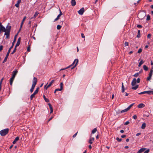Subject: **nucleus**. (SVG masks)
Wrapping results in <instances>:
<instances>
[{
    "label": "nucleus",
    "mask_w": 153,
    "mask_h": 153,
    "mask_svg": "<svg viewBox=\"0 0 153 153\" xmlns=\"http://www.w3.org/2000/svg\"><path fill=\"white\" fill-rule=\"evenodd\" d=\"M9 23L7 26V30L4 32V35L6 36V38L7 39L9 36L10 32L11 29V26H9Z\"/></svg>",
    "instance_id": "f257e3e1"
},
{
    "label": "nucleus",
    "mask_w": 153,
    "mask_h": 153,
    "mask_svg": "<svg viewBox=\"0 0 153 153\" xmlns=\"http://www.w3.org/2000/svg\"><path fill=\"white\" fill-rule=\"evenodd\" d=\"M14 45V44L12 43V45L9 48L8 51L6 54V55L4 59V60L3 62V63H4L5 62L7 61V59L8 57V56L9 55V53L10 52V51H11V49L13 48Z\"/></svg>",
    "instance_id": "f03ea898"
},
{
    "label": "nucleus",
    "mask_w": 153,
    "mask_h": 153,
    "mask_svg": "<svg viewBox=\"0 0 153 153\" xmlns=\"http://www.w3.org/2000/svg\"><path fill=\"white\" fill-rule=\"evenodd\" d=\"M9 130L8 128L2 130L0 131V134L2 136H4L8 133Z\"/></svg>",
    "instance_id": "7ed1b4c3"
},
{
    "label": "nucleus",
    "mask_w": 153,
    "mask_h": 153,
    "mask_svg": "<svg viewBox=\"0 0 153 153\" xmlns=\"http://www.w3.org/2000/svg\"><path fill=\"white\" fill-rule=\"evenodd\" d=\"M76 62V63L75 65L74 66H73L71 68V69L72 70V69H73V68H74L76 66L77 64H78V59H75L74 60V61L72 63V64L71 65H70L68 66L67 67V68H70L72 66H73L74 64V63H75Z\"/></svg>",
    "instance_id": "20e7f679"
},
{
    "label": "nucleus",
    "mask_w": 153,
    "mask_h": 153,
    "mask_svg": "<svg viewBox=\"0 0 153 153\" xmlns=\"http://www.w3.org/2000/svg\"><path fill=\"white\" fill-rule=\"evenodd\" d=\"M7 30V26L5 28L4 26H3L1 22H0V33L4 32Z\"/></svg>",
    "instance_id": "39448f33"
},
{
    "label": "nucleus",
    "mask_w": 153,
    "mask_h": 153,
    "mask_svg": "<svg viewBox=\"0 0 153 153\" xmlns=\"http://www.w3.org/2000/svg\"><path fill=\"white\" fill-rule=\"evenodd\" d=\"M37 82V79L36 78L34 77L33 80V84L31 87L32 88H34L36 85V84Z\"/></svg>",
    "instance_id": "423d86ee"
},
{
    "label": "nucleus",
    "mask_w": 153,
    "mask_h": 153,
    "mask_svg": "<svg viewBox=\"0 0 153 153\" xmlns=\"http://www.w3.org/2000/svg\"><path fill=\"white\" fill-rule=\"evenodd\" d=\"M146 14L145 13L142 12H140L138 14V16L139 18L141 20L143 19L146 16Z\"/></svg>",
    "instance_id": "0eeeda50"
},
{
    "label": "nucleus",
    "mask_w": 153,
    "mask_h": 153,
    "mask_svg": "<svg viewBox=\"0 0 153 153\" xmlns=\"http://www.w3.org/2000/svg\"><path fill=\"white\" fill-rule=\"evenodd\" d=\"M60 88H57L55 90L54 93H55L56 92V91H62L63 89V82H61L60 84Z\"/></svg>",
    "instance_id": "6e6552de"
},
{
    "label": "nucleus",
    "mask_w": 153,
    "mask_h": 153,
    "mask_svg": "<svg viewBox=\"0 0 153 153\" xmlns=\"http://www.w3.org/2000/svg\"><path fill=\"white\" fill-rule=\"evenodd\" d=\"M84 7H82L78 11V13L80 15H82L84 12Z\"/></svg>",
    "instance_id": "1a4fd4ad"
},
{
    "label": "nucleus",
    "mask_w": 153,
    "mask_h": 153,
    "mask_svg": "<svg viewBox=\"0 0 153 153\" xmlns=\"http://www.w3.org/2000/svg\"><path fill=\"white\" fill-rule=\"evenodd\" d=\"M18 73V71L16 70H14L12 72V77H14V78H15V76Z\"/></svg>",
    "instance_id": "9d476101"
},
{
    "label": "nucleus",
    "mask_w": 153,
    "mask_h": 153,
    "mask_svg": "<svg viewBox=\"0 0 153 153\" xmlns=\"http://www.w3.org/2000/svg\"><path fill=\"white\" fill-rule=\"evenodd\" d=\"M146 148H142L140 149L137 152V153H142L146 149Z\"/></svg>",
    "instance_id": "9b49d317"
},
{
    "label": "nucleus",
    "mask_w": 153,
    "mask_h": 153,
    "mask_svg": "<svg viewBox=\"0 0 153 153\" xmlns=\"http://www.w3.org/2000/svg\"><path fill=\"white\" fill-rule=\"evenodd\" d=\"M20 42H21V38L19 37L18 39L17 43L16 44V45L15 47H17L19 46L20 43Z\"/></svg>",
    "instance_id": "f8f14e48"
},
{
    "label": "nucleus",
    "mask_w": 153,
    "mask_h": 153,
    "mask_svg": "<svg viewBox=\"0 0 153 153\" xmlns=\"http://www.w3.org/2000/svg\"><path fill=\"white\" fill-rule=\"evenodd\" d=\"M150 91H144L142 92H141L139 93L138 94H144L147 93L148 94H150Z\"/></svg>",
    "instance_id": "ddd939ff"
},
{
    "label": "nucleus",
    "mask_w": 153,
    "mask_h": 153,
    "mask_svg": "<svg viewBox=\"0 0 153 153\" xmlns=\"http://www.w3.org/2000/svg\"><path fill=\"white\" fill-rule=\"evenodd\" d=\"M136 80L135 78H134L131 83V85L132 86H134L136 84Z\"/></svg>",
    "instance_id": "4468645a"
},
{
    "label": "nucleus",
    "mask_w": 153,
    "mask_h": 153,
    "mask_svg": "<svg viewBox=\"0 0 153 153\" xmlns=\"http://www.w3.org/2000/svg\"><path fill=\"white\" fill-rule=\"evenodd\" d=\"M94 137H91L90 138L88 141L89 143H90V144H92L93 143V141H94Z\"/></svg>",
    "instance_id": "2eb2a0df"
},
{
    "label": "nucleus",
    "mask_w": 153,
    "mask_h": 153,
    "mask_svg": "<svg viewBox=\"0 0 153 153\" xmlns=\"http://www.w3.org/2000/svg\"><path fill=\"white\" fill-rule=\"evenodd\" d=\"M145 106V105L144 104L141 103L139 104L137 107L138 108H142Z\"/></svg>",
    "instance_id": "dca6fc26"
},
{
    "label": "nucleus",
    "mask_w": 153,
    "mask_h": 153,
    "mask_svg": "<svg viewBox=\"0 0 153 153\" xmlns=\"http://www.w3.org/2000/svg\"><path fill=\"white\" fill-rule=\"evenodd\" d=\"M48 105L49 106V107L50 108V111H51L50 113L51 114L53 112V108H52V106H51V104L49 103L48 104Z\"/></svg>",
    "instance_id": "f3484780"
},
{
    "label": "nucleus",
    "mask_w": 153,
    "mask_h": 153,
    "mask_svg": "<svg viewBox=\"0 0 153 153\" xmlns=\"http://www.w3.org/2000/svg\"><path fill=\"white\" fill-rule=\"evenodd\" d=\"M48 105L49 106V107L50 108V111H51L50 113L51 114L53 112V108H52V106H51V104L49 103L48 104Z\"/></svg>",
    "instance_id": "a211bd4d"
},
{
    "label": "nucleus",
    "mask_w": 153,
    "mask_h": 153,
    "mask_svg": "<svg viewBox=\"0 0 153 153\" xmlns=\"http://www.w3.org/2000/svg\"><path fill=\"white\" fill-rule=\"evenodd\" d=\"M15 78L12 77L10 79V85H12L13 84V82L14 79Z\"/></svg>",
    "instance_id": "6ab92c4d"
},
{
    "label": "nucleus",
    "mask_w": 153,
    "mask_h": 153,
    "mask_svg": "<svg viewBox=\"0 0 153 153\" xmlns=\"http://www.w3.org/2000/svg\"><path fill=\"white\" fill-rule=\"evenodd\" d=\"M71 4L72 6H75L76 4V1L75 0H71Z\"/></svg>",
    "instance_id": "aec40b11"
},
{
    "label": "nucleus",
    "mask_w": 153,
    "mask_h": 153,
    "mask_svg": "<svg viewBox=\"0 0 153 153\" xmlns=\"http://www.w3.org/2000/svg\"><path fill=\"white\" fill-rule=\"evenodd\" d=\"M19 139V137H16L14 140L13 141V143L14 144L16 143V142L18 141Z\"/></svg>",
    "instance_id": "412c9836"
},
{
    "label": "nucleus",
    "mask_w": 153,
    "mask_h": 153,
    "mask_svg": "<svg viewBox=\"0 0 153 153\" xmlns=\"http://www.w3.org/2000/svg\"><path fill=\"white\" fill-rule=\"evenodd\" d=\"M21 2V0H18L17 1V3L15 4V6L17 7H19V4Z\"/></svg>",
    "instance_id": "4be33fe9"
},
{
    "label": "nucleus",
    "mask_w": 153,
    "mask_h": 153,
    "mask_svg": "<svg viewBox=\"0 0 153 153\" xmlns=\"http://www.w3.org/2000/svg\"><path fill=\"white\" fill-rule=\"evenodd\" d=\"M149 113L147 112H145V114H144L143 116L144 117H148L149 115Z\"/></svg>",
    "instance_id": "5701e85b"
},
{
    "label": "nucleus",
    "mask_w": 153,
    "mask_h": 153,
    "mask_svg": "<svg viewBox=\"0 0 153 153\" xmlns=\"http://www.w3.org/2000/svg\"><path fill=\"white\" fill-rule=\"evenodd\" d=\"M43 97V98H44L45 100V101L46 102H49V100L48 99L46 98L45 95H44Z\"/></svg>",
    "instance_id": "b1692460"
},
{
    "label": "nucleus",
    "mask_w": 153,
    "mask_h": 153,
    "mask_svg": "<svg viewBox=\"0 0 153 153\" xmlns=\"http://www.w3.org/2000/svg\"><path fill=\"white\" fill-rule=\"evenodd\" d=\"M146 123H143V124L142 125L141 128L142 129H144L146 128Z\"/></svg>",
    "instance_id": "393cba45"
},
{
    "label": "nucleus",
    "mask_w": 153,
    "mask_h": 153,
    "mask_svg": "<svg viewBox=\"0 0 153 153\" xmlns=\"http://www.w3.org/2000/svg\"><path fill=\"white\" fill-rule=\"evenodd\" d=\"M39 88L38 87L36 88V89L35 90L33 94H34L36 95V94L39 91Z\"/></svg>",
    "instance_id": "a878e982"
},
{
    "label": "nucleus",
    "mask_w": 153,
    "mask_h": 153,
    "mask_svg": "<svg viewBox=\"0 0 153 153\" xmlns=\"http://www.w3.org/2000/svg\"><path fill=\"white\" fill-rule=\"evenodd\" d=\"M140 36V30H138L137 32V37L139 38Z\"/></svg>",
    "instance_id": "bb28decb"
},
{
    "label": "nucleus",
    "mask_w": 153,
    "mask_h": 153,
    "mask_svg": "<svg viewBox=\"0 0 153 153\" xmlns=\"http://www.w3.org/2000/svg\"><path fill=\"white\" fill-rule=\"evenodd\" d=\"M54 81V80H51L50 83L48 85V87H50L51 86V85L52 83H53Z\"/></svg>",
    "instance_id": "cd10ccee"
},
{
    "label": "nucleus",
    "mask_w": 153,
    "mask_h": 153,
    "mask_svg": "<svg viewBox=\"0 0 153 153\" xmlns=\"http://www.w3.org/2000/svg\"><path fill=\"white\" fill-rule=\"evenodd\" d=\"M144 63V62L143 61V60H141L140 61V62L139 63V64L138 65V66L139 67H140L141 65Z\"/></svg>",
    "instance_id": "c85d7f7f"
},
{
    "label": "nucleus",
    "mask_w": 153,
    "mask_h": 153,
    "mask_svg": "<svg viewBox=\"0 0 153 153\" xmlns=\"http://www.w3.org/2000/svg\"><path fill=\"white\" fill-rule=\"evenodd\" d=\"M138 87V85H137L134 87H132L131 89L133 90H136Z\"/></svg>",
    "instance_id": "c756f323"
},
{
    "label": "nucleus",
    "mask_w": 153,
    "mask_h": 153,
    "mask_svg": "<svg viewBox=\"0 0 153 153\" xmlns=\"http://www.w3.org/2000/svg\"><path fill=\"white\" fill-rule=\"evenodd\" d=\"M125 91V90L124 88V87L123 85V83H122V92L123 93Z\"/></svg>",
    "instance_id": "7c9ffc66"
},
{
    "label": "nucleus",
    "mask_w": 153,
    "mask_h": 153,
    "mask_svg": "<svg viewBox=\"0 0 153 153\" xmlns=\"http://www.w3.org/2000/svg\"><path fill=\"white\" fill-rule=\"evenodd\" d=\"M143 68L146 71H147L148 69V67L146 65H143Z\"/></svg>",
    "instance_id": "2f4dec72"
},
{
    "label": "nucleus",
    "mask_w": 153,
    "mask_h": 153,
    "mask_svg": "<svg viewBox=\"0 0 153 153\" xmlns=\"http://www.w3.org/2000/svg\"><path fill=\"white\" fill-rule=\"evenodd\" d=\"M39 14V13L37 11L35 13L34 15L33 18H35Z\"/></svg>",
    "instance_id": "473e14b6"
},
{
    "label": "nucleus",
    "mask_w": 153,
    "mask_h": 153,
    "mask_svg": "<svg viewBox=\"0 0 153 153\" xmlns=\"http://www.w3.org/2000/svg\"><path fill=\"white\" fill-rule=\"evenodd\" d=\"M97 131V129L96 128H94L92 131V133L93 134H94Z\"/></svg>",
    "instance_id": "72a5a7b5"
},
{
    "label": "nucleus",
    "mask_w": 153,
    "mask_h": 153,
    "mask_svg": "<svg viewBox=\"0 0 153 153\" xmlns=\"http://www.w3.org/2000/svg\"><path fill=\"white\" fill-rule=\"evenodd\" d=\"M128 110L127 108H126L124 110H122L121 111V113H124L125 112H127V111H128Z\"/></svg>",
    "instance_id": "f704fd0d"
},
{
    "label": "nucleus",
    "mask_w": 153,
    "mask_h": 153,
    "mask_svg": "<svg viewBox=\"0 0 153 153\" xmlns=\"http://www.w3.org/2000/svg\"><path fill=\"white\" fill-rule=\"evenodd\" d=\"M16 47H15L14 48L13 51L11 53L12 54H13L16 51Z\"/></svg>",
    "instance_id": "c9c22d12"
},
{
    "label": "nucleus",
    "mask_w": 153,
    "mask_h": 153,
    "mask_svg": "<svg viewBox=\"0 0 153 153\" xmlns=\"http://www.w3.org/2000/svg\"><path fill=\"white\" fill-rule=\"evenodd\" d=\"M35 94L33 93L30 96V99L31 100H32L33 98L35 97Z\"/></svg>",
    "instance_id": "e433bc0d"
},
{
    "label": "nucleus",
    "mask_w": 153,
    "mask_h": 153,
    "mask_svg": "<svg viewBox=\"0 0 153 153\" xmlns=\"http://www.w3.org/2000/svg\"><path fill=\"white\" fill-rule=\"evenodd\" d=\"M134 103H133L131 104L127 108L128 109V110H129L130 108H131V107L134 105Z\"/></svg>",
    "instance_id": "4c0bfd02"
},
{
    "label": "nucleus",
    "mask_w": 153,
    "mask_h": 153,
    "mask_svg": "<svg viewBox=\"0 0 153 153\" xmlns=\"http://www.w3.org/2000/svg\"><path fill=\"white\" fill-rule=\"evenodd\" d=\"M17 35L15 36L14 37V40H13V42H12L13 44H14V43L16 41V36Z\"/></svg>",
    "instance_id": "58836bf2"
},
{
    "label": "nucleus",
    "mask_w": 153,
    "mask_h": 153,
    "mask_svg": "<svg viewBox=\"0 0 153 153\" xmlns=\"http://www.w3.org/2000/svg\"><path fill=\"white\" fill-rule=\"evenodd\" d=\"M62 27V26L60 25H58L57 26V29L58 30H60Z\"/></svg>",
    "instance_id": "ea45409f"
},
{
    "label": "nucleus",
    "mask_w": 153,
    "mask_h": 153,
    "mask_svg": "<svg viewBox=\"0 0 153 153\" xmlns=\"http://www.w3.org/2000/svg\"><path fill=\"white\" fill-rule=\"evenodd\" d=\"M116 140L118 142H120L122 140V139L121 138H119L118 137H117L116 138Z\"/></svg>",
    "instance_id": "a19ab883"
},
{
    "label": "nucleus",
    "mask_w": 153,
    "mask_h": 153,
    "mask_svg": "<svg viewBox=\"0 0 153 153\" xmlns=\"http://www.w3.org/2000/svg\"><path fill=\"white\" fill-rule=\"evenodd\" d=\"M153 72V70L152 69H151L150 71V72L149 74V75L152 76V73Z\"/></svg>",
    "instance_id": "79ce46f5"
},
{
    "label": "nucleus",
    "mask_w": 153,
    "mask_h": 153,
    "mask_svg": "<svg viewBox=\"0 0 153 153\" xmlns=\"http://www.w3.org/2000/svg\"><path fill=\"white\" fill-rule=\"evenodd\" d=\"M152 76L149 75V76L147 77V80H150Z\"/></svg>",
    "instance_id": "37998d69"
},
{
    "label": "nucleus",
    "mask_w": 153,
    "mask_h": 153,
    "mask_svg": "<svg viewBox=\"0 0 153 153\" xmlns=\"http://www.w3.org/2000/svg\"><path fill=\"white\" fill-rule=\"evenodd\" d=\"M150 19V16L149 15H148L147 16L146 20L147 21L149 20Z\"/></svg>",
    "instance_id": "c03bdc74"
},
{
    "label": "nucleus",
    "mask_w": 153,
    "mask_h": 153,
    "mask_svg": "<svg viewBox=\"0 0 153 153\" xmlns=\"http://www.w3.org/2000/svg\"><path fill=\"white\" fill-rule=\"evenodd\" d=\"M139 75V73H136V74H135L134 75V76L135 77H137V76H138Z\"/></svg>",
    "instance_id": "a18cd8bd"
},
{
    "label": "nucleus",
    "mask_w": 153,
    "mask_h": 153,
    "mask_svg": "<svg viewBox=\"0 0 153 153\" xmlns=\"http://www.w3.org/2000/svg\"><path fill=\"white\" fill-rule=\"evenodd\" d=\"M142 51V49H141V48H140L138 50V51H137V53H140Z\"/></svg>",
    "instance_id": "49530a36"
},
{
    "label": "nucleus",
    "mask_w": 153,
    "mask_h": 153,
    "mask_svg": "<svg viewBox=\"0 0 153 153\" xmlns=\"http://www.w3.org/2000/svg\"><path fill=\"white\" fill-rule=\"evenodd\" d=\"M149 149H148L147 150H146V151H145L144 153H148L149 152Z\"/></svg>",
    "instance_id": "de8ad7c7"
},
{
    "label": "nucleus",
    "mask_w": 153,
    "mask_h": 153,
    "mask_svg": "<svg viewBox=\"0 0 153 153\" xmlns=\"http://www.w3.org/2000/svg\"><path fill=\"white\" fill-rule=\"evenodd\" d=\"M140 78H138L136 80V82L137 83H139L140 82Z\"/></svg>",
    "instance_id": "09e8293b"
},
{
    "label": "nucleus",
    "mask_w": 153,
    "mask_h": 153,
    "mask_svg": "<svg viewBox=\"0 0 153 153\" xmlns=\"http://www.w3.org/2000/svg\"><path fill=\"white\" fill-rule=\"evenodd\" d=\"M124 45L125 46H128V43L127 42H125Z\"/></svg>",
    "instance_id": "8fccbe9b"
},
{
    "label": "nucleus",
    "mask_w": 153,
    "mask_h": 153,
    "mask_svg": "<svg viewBox=\"0 0 153 153\" xmlns=\"http://www.w3.org/2000/svg\"><path fill=\"white\" fill-rule=\"evenodd\" d=\"M3 47V45H1L0 46V52L2 50Z\"/></svg>",
    "instance_id": "3c124183"
},
{
    "label": "nucleus",
    "mask_w": 153,
    "mask_h": 153,
    "mask_svg": "<svg viewBox=\"0 0 153 153\" xmlns=\"http://www.w3.org/2000/svg\"><path fill=\"white\" fill-rule=\"evenodd\" d=\"M129 123V121H127L125 123L124 125H128Z\"/></svg>",
    "instance_id": "603ef678"
},
{
    "label": "nucleus",
    "mask_w": 153,
    "mask_h": 153,
    "mask_svg": "<svg viewBox=\"0 0 153 153\" xmlns=\"http://www.w3.org/2000/svg\"><path fill=\"white\" fill-rule=\"evenodd\" d=\"M53 117V116H52L51 117H50L48 120V122H49L51 120L52 118Z\"/></svg>",
    "instance_id": "864d4df0"
},
{
    "label": "nucleus",
    "mask_w": 153,
    "mask_h": 153,
    "mask_svg": "<svg viewBox=\"0 0 153 153\" xmlns=\"http://www.w3.org/2000/svg\"><path fill=\"white\" fill-rule=\"evenodd\" d=\"M133 117V118L135 120H136L137 119V116L136 115H134Z\"/></svg>",
    "instance_id": "5fc2aeb1"
},
{
    "label": "nucleus",
    "mask_w": 153,
    "mask_h": 153,
    "mask_svg": "<svg viewBox=\"0 0 153 153\" xmlns=\"http://www.w3.org/2000/svg\"><path fill=\"white\" fill-rule=\"evenodd\" d=\"M137 27L138 28H142V26L140 25H137Z\"/></svg>",
    "instance_id": "6e6d98bb"
},
{
    "label": "nucleus",
    "mask_w": 153,
    "mask_h": 153,
    "mask_svg": "<svg viewBox=\"0 0 153 153\" xmlns=\"http://www.w3.org/2000/svg\"><path fill=\"white\" fill-rule=\"evenodd\" d=\"M34 89V88H30V92L31 93H32Z\"/></svg>",
    "instance_id": "4d7b16f0"
},
{
    "label": "nucleus",
    "mask_w": 153,
    "mask_h": 153,
    "mask_svg": "<svg viewBox=\"0 0 153 153\" xmlns=\"http://www.w3.org/2000/svg\"><path fill=\"white\" fill-rule=\"evenodd\" d=\"M59 15H60L61 16L62 15V13L60 9H59Z\"/></svg>",
    "instance_id": "13d9d810"
},
{
    "label": "nucleus",
    "mask_w": 153,
    "mask_h": 153,
    "mask_svg": "<svg viewBox=\"0 0 153 153\" xmlns=\"http://www.w3.org/2000/svg\"><path fill=\"white\" fill-rule=\"evenodd\" d=\"M77 132L75 134H74L73 136V138H74L76 137V136L77 134Z\"/></svg>",
    "instance_id": "bf43d9fd"
},
{
    "label": "nucleus",
    "mask_w": 153,
    "mask_h": 153,
    "mask_svg": "<svg viewBox=\"0 0 153 153\" xmlns=\"http://www.w3.org/2000/svg\"><path fill=\"white\" fill-rule=\"evenodd\" d=\"M151 36V34H149L147 35V37L149 38H150V37Z\"/></svg>",
    "instance_id": "052dcab7"
},
{
    "label": "nucleus",
    "mask_w": 153,
    "mask_h": 153,
    "mask_svg": "<svg viewBox=\"0 0 153 153\" xmlns=\"http://www.w3.org/2000/svg\"><path fill=\"white\" fill-rule=\"evenodd\" d=\"M26 16H25V17L23 18V19H22V21H23V22H24V21H25V19H26Z\"/></svg>",
    "instance_id": "680f3d73"
},
{
    "label": "nucleus",
    "mask_w": 153,
    "mask_h": 153,
    "mask_svg": "<svg viewBox=\"0 0 153 153\" xmlns=\"http://www.w3.org/2000/svg\"><path fill=\"white\" fill-rule=\"evenodd\" d=\"M23 23H24V22H23V21H22V22L21 23V25H20L21 27H22Z\"/></svg>",
    "instance_id": "e2e57ef3"
},
{
    "label": "nucleus",
    "mask_w": 153,
    "mask_h": 153,
    "mask_svg": "<svg viewBox=\"0 0 153 153\" xmlns=\"http://www.w3.org/2000/svg\"><path fill=\"white\" fill-rule=\"evenodd\" d=\"M81 36L83 38H85V36L84 35V34L82 33L81 34Z\"/></svg>",
    "instance_id": "0e129e2a"
},
{
    "label": "nucleus",
    "mask_w": 153,
    "mask_h": 153,
    "mask_svg": "<svg viewBox=\"0 0 153 153\" xmlns=\"http://www.w3.org/2000/svg\"><path fill=\"white\" fill-rule=\"evenodd\" d=\"M141 134V133H137V134H136V136H139V135H140Z\"/></svg>",
    "instance_id": "69168bd1"
},
{
    "label": "nucleus",
    "mask_w": 153,
    "mask_h": 153,
    "mask_svg": "<svg viewBox=\"0 0 153 153\" xmlns=\"http://www.w3.org/2000/svg\"><path fill=\"white\" fill-rule=\"evenodd\" d=\"M150 95L153 94V91H150Z\"/></svg>",
    "instance_id": "338daca9"
},
{
    "label": "nucleus",
    "mask_w": 153,
    "mask_h": 153,
    "mask_svg": "<svg viewBox=\"0 0 153 153\" xmlns=\"http://www.w3.org/2000/svg\"><path fill=\"white\" fill-rule=\"evenodd\" d=\"M27 51H28V52H29L30 51V48L29 47L27 48Z\"/></svg>",
    "instance_id": "774afa93"
}]
</instances>
